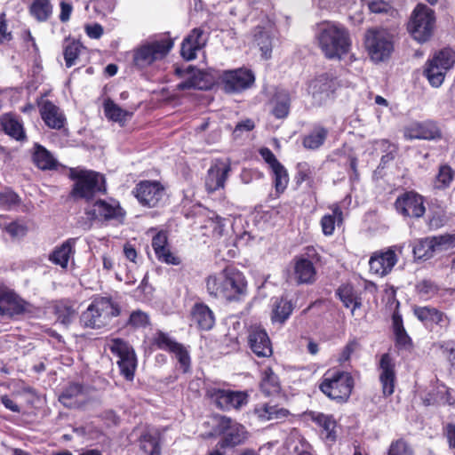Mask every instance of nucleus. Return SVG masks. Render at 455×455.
<instances>
[{"label": "nucleus", "mask_w": 455, "mask_h": 455, "mask_svg": "<svg viewBox=\"0 0 455 455\" xmlns=\"http://www.w3.org/2000/svg\"><path fill=\"white\" fill-rule=\"evenodd\" d=\"M387 455H414V450L407 440L401 437L390 443Z\"/></svg>", "instance_id": "55"}, {"label": "nucleus", "mask_w": 455, "mask_h": 455, "mask_svg": "<svg viewBox=\"0 0 455 455\" xmlns=\"http://www.w3.org/2000/svg\"><path fill=\"white\" fill-rule=\"evenodd\" d=\"M76 238H68L60 245L56 246L49 255V260L62 268H66L68 265L70 257L76 252Z\"/></svg>", "instance_id": "38"}, {"label": "nucleus", "mask_w": 455, "mask_h": 455, "mask_svg": "<svg viewBox=\"0 0 455 455\" xmlns=\"http://www.w3.org/2000/svg\"><path fill=\"white\" fill-rule=\"evenodd\" d=\"M203 228L210 229V233L206 234L207 235L212 238H220L222 236L224 231L223 219L219 215L210 217L205 220Z\"/></svg>", "instance_id": "57"}, {"label": "nucleus", "mask_w": 455, "mask_h": 455, "mask_svg": "<svg viewBox=\"0 0 455 455\" xmlns=\"http://www.w3.org/2000/svg\"><path fill=\"white\" fill-rule=\"evenodd\" d=\"M259 390L265 396L278 395L282 390L277 374L271 367L265 368L260 373Z\"/></svg>", "instance_id": "40"}, {"label": "nucleus", "mask_w": 455, "mask_h": 455, "mask_svg": "<svg viewBox=\"0 0 455 455\" xmlns=\"http://www.w3.org/2000/svg\"><path fill=\"white\" fill-rule=\"evenodd\" d=\"M171 353L175 355L182 371L184 373L188 372L191 365V358L188 349L181 343H178Z\"/></svg>", "instance_id": "58"}, {"label": "nucleus", "mask_w": 455, "mask_h": 455, "mask_svg": "<svg viewBox=\"0 0 455 455\" xmlns=\"http://www.w3.org/2000/svg\"><path fill=\"white\" fill-rule=\"evenodd\" d=\"M311 420L320 428L323 438L326 443H334L337 441V421L333 415L323 412L310 411Z\"/></svg>", "instance_id": "33"}, {"label": "nucleus", "mask_w": 455, "mask_h": 455, "mask_svg": "<svg viewBox=\"0 0 455 455\" xmlns=\"http://www.w3.org/2000/svg\"><path fill=\"white\" fill-rule=\"evenodd\" d=\"M103 108L105 116L108 119L114 122H121L126 120L128 112L121 108L111 99L105 100Z\"/></svg>", "instance_id": "54"}, {"label": "nucleus", "mask_w": 455, "mask_h": 455, "mask_svg": "<svg viewBox=\"0 0 455 455\" xmlns=\"http://www.w3.org/2000/svg\"><path fill=\"white\" fill-rule=\"evenodd\" d=\"M319 48L328 60H342L350 51L352 41L348 29L342 24L323 21L316 36Z\"/></svg>", "instance_id": "1"}, {"label": "nucleus", "mask_w": 455, "mask_h": 455, "mask_svg": "<svg viewBox=\"0 0 455 455\" xmlns=\"http://www.w3.org/2000/svg\"><path fill=\"white\" fill-rule=\"evenodd\" d=\"M2 130L16 140H24L26 139V133L22 124L13 116L5 115L1 120Z\"/></svg>", "instance_id": "46"}, {"label": "nucleus", "mask_w": 455, "mask_h": 455, "mask_svg": "<svg viewBox=\"0 0 455 455\" xmlns=\"http://www.w3.org/2000/svg\"><path fill=\"white\" fill-rule=\"evenodd\" d=\"M273 176V185L275 188V191L277 196L283 194L289 184V173L287 169L281 164L273 169H271Z\"/></svg>", "instance_id": "50"}, {"label": "nucleus", "mask_w": 455, "mask_h": 455, "mask_svg": "<svg viewBox=\"0 0 455 455\" xmlns=\"http://www.w3.org/2000/svg\"><path fill=\"white\" fill-rule=\"evenodd\" d=\"M453 177L454 172L450 165H441L435 177V187L438 189L448 188L451 185Z\"/></svg>", "instance_id": "56"}, {"label": "nucleus", "mask_w": 455, "mask_h": 455, "mask_svg": "<svg viewBox=\"0 0 455 455\" xmlns=\"http://www.w3.org/2000/svg\"><path fill=\"white\" fill-rule=\"evenodd\" d=\"M140 450L147 455H161L162 433L156 427L146 425L138 438Z\"/></svg>", "instance_id": "25"}, {"label": "nucleus", "mask_w": 455, "mask_h": 455, "mask_svg": "<svg viewBox=\"0 0 455 455\" xmlns=\"http://www.w3.org/2000/svg\"><path fill=\"white\" fill-rule=\"evenodd\" d=\"M380 370L379 382L382 387L383 396H391L395 392L396 382L395 363L389 353H384L379 363Z\"/></svg>", "instance_id": "22"}, {"label": "nucleus", "mask_w": 455, "mask_h": 455, "mask_svg": "<svg viewBox=\"0 0 455 455\" xmlns=\"http://www.w3.org/2000/svg\"><path fill=\"white\" fill-rule=\"evenodd\" d=\"M190 320L201 331H210L215 324L212 310L204 302H196L191 308Z\"/></svg>", "instance_id": "35"}, {"label": "nucleus", "mask_w": 455, "mask_h": 455, "mask_svg": "<svg viewBox=\"0 0 455 455\" xmlns=\"http://www.w3.org/2000/svg\"><path fill=\"white\" fill-rule=\"evenodd\" d=\"M220 79L223 90L228 93H240L252 87L255 83L253 72L246 68L224 70Z\"/></svg>", "instance_id": "15"}, {"label": "nucleus", "mask_w": 455, "mask_h": 455, "mask_svg": "<svg viewBox=\"0 0 455 455\" xmlns=\"http://www.w3.org/2000/svg\"><path fill=\"white\" fill-rule=\"evenodd\" d=\"M20 204V198L19 195L13 190L7 188L3 192H0V206L5 210H10L13 206H17Z\"/></svg>", "instance_id": "62"}, {"label": "nucleus", "mask_w": 455, "mask_h": 455, "mask_svg": "<svg viewBox=\"0 0 455 455\" xmlns=\"http://www.w3.org/2000/svg\"><path fill=\"white\" fill-rule=\"evenodd\" d=\"M394 208L403 218L418 220L426 212L425 198L415 190H407L397 196Z\"/></svg>", "instance_id": "14"}, {"label": "nucleus", "mask_w": 455, "mask_h": 455, "mask_svg": "<svg viewBox=\"0 0 455 455\" xmlns=\"http://www.w3.org/2000/svg\"><path fill=\"white\" fill-rule=\"evenodd\" d=\"M53 313L59 322L68 324L74 317L76 310L69 301L59 300L53 306Z\"/></svg>", "instance_id": "51"}, {"label": "nucleus", "mask_w": 455, "mask_h": 455, "mask_svg": "<svg viewBox=\"0 0 455 455\" xmlns=\"http://www.w3.org/2000/svg\"><path fill=\"white\" fill-rule=\"evenodd\" d=\"M216 420L215 431L220 436L217 446L220 448L233 449L248 440L250 433L246 427L231 417L218 415Z\"/></svg>", "instance_id": "6"}, {"label": "nucleus", "mask_w": 455, "mask_h": 455, "mask_svg": "<svg viewBox=\"0 0 455 455\" xmlns=\"http://www.w3.org/2000/svg\"><path fill=\"white\" fill-rule=\"evenodd\" d=\"M363 44L368 56L374 63L389 60L395 50L393 36L383 28L367 29Z\"/></svg>", "instance_id": "5"}, {"label": "nucleus", "mask_w": 455, "mask_h": 455, "mask_svg": "<svg viewBox=\"0 0 455 455\" xmlns=\"http://www.w3.org/2000/svg\"><path fill=\"white\" fill-rule=\"evenodd\" d=\"M394 336L395 345L398 349L411 350L413 348V341L405 329L394 332Z\"/></svg>", "instance_id": "64"}, {"label": "nucleus", "mask_w": 455, "mask_h": 455, "mask_svg": "<svg viewBox=\"0 0 455 455\" xmlns=\"http://www.w3.org/2000/svg\"><path fill=\"white\" fill-rule=\"evenodd\" d=\"M433 347L437 349L445 359L449 371L455 374V340L437 341L433 344Z\"/></svg>", "instance_id": "48"}, {"label": "nucleus", "mask_w": 455, "mask_h": 455, "mask_svg": "<svg viewBox=\"0 0 455 455\" xmlns=\"http://www.w3.org/2000/svg\"><path fill=\"white\" fill-rule=\"evenodd\" d=\"M355 378L351 372L337 367L328 369L318 383L319 390L338 404L347 403L354 391Z\"/></svg>", "instance_id": "2"}, {"label": "nucleus", "mask_w": 455, "mask_h": 455, "mask_svg": "<svg viewBox=\"0 0 455 455\" xmlns=\"http://www.w3.org/2000/svg\"><path fill=\"white\" fill-rule=\"evenodd\" d=\"M294 182L297 187H300L304 182L309 191L315 194L316 184L315 181V168L307 162H299L296 166Z\"/></svg>", "instance_id": "41"}, {"label": "nucleus", "mask_w": 455, "mask_h": 455, "mask_svg": "<svg viewBox=\"0 0 455 455\" xmlns=\"http://www.w3.org/2000/svg\"><path fill=\"white\" fill-rule=\"evenodd\" d=\"M119 303L111 297L100 296L95 298L81 315L80 321L84 327L100 329L108 326L113 318L121 315Z\"/></svg>", "instance_id": "3"}, {"label": "nucleus", "mask_w": 455, "mask_h": 455, "mask_svg": "<svg viewBox=\"0 0 455 455\" xmlns=\"http://www.w3.org/2000/svg\"><path fill=\"white\" fill-rule=\"evenodd\" d=\"M151 245L158 261L173 266L181 263L180 258L172 251L166 231H158L152 237Z\"/></svg>", "instance_id": "23"}, {"label": "nucleus", "mask_w": 455, "mask_h": 455, "mask_svg": "<svg viewBox=\"0 0 455 455\" xmlns=\"http://www.w3.org/2000/svg\"><path fill=\"white\" fill-rule=\"evenodd\" d=\"M205 288L211 299L228 303L224 269L205 278Z\"/></svg>", "instance_id": "36"}, {"label": "nucleus", "mask_w": 455, "mask_h": 455, "mask_svg": "<svg viewBox=\"0 0 455 455\" xmlns=\"http://www.w3.org/2000/svg\"><path fill=\"white\" fill-rule=\"evenodd\" d=\"M367 7L370 12L375 14H388L394 12L392 3L387 0H370L367 2Z\"/></svg>", "instance_id": "61"}, {"label": "nucleus", "mask_w": 455, "mask_h": 455, "mask_svg": "<svg viewBox=\"0 0 455 455\" xmlns=\"http://www.w3.org/2000/svg\"><path fill=\"white\" fill-rule=\"evenodd\" d=\"M172 47L173 41L171 38L156 40L143 44L133 52V65L140 69L148 68L155 61L165 58Z\"/></svg>", "instance_id": "13"}, {"label": "nucleus", "mask_w": 455, "mask_h": 455, "mask_svg": "<svg viewBox=\"0 0 455 455\" xmlns=\"http://www.w3.org/2000/svg\"><path fill=\"white\" fill-rule=\"evenodd\" d=\"M255 42L259 47L265 59H269L272 52V40L270 36L264 31L255 35Z\"/></svg>", "instance_id": "63"}, {"label": "nucleus", "mask_w": 455, "mask_h": 455, "mask_svg": "<svg viewBox=\"0 0 455 455\" xmlns=\"http://www.w3.org/2000/svg\"><path fill=\"white\" fill-rule=\"evenodd\" d=\"M28 12L37 22H46L52 16L53 5L51 0H32L28 6Z\"/></svg>", "instance_id": "44"}, {"label": "nucleus", "mask_w": 455, "mask_h": 455, "mask_svg": "<svg viewBox=\"0 0 455 455\" xmlns=\"http://www.w3.org/2000/svg\"><path fill=\"white\" fill-rule=\"evenodd\" d=\"M179 76L188 75V77L177 84L179 90L198 89L206 91L212 88V81L208 73L197 69L194 66H188L186 69L176 68Z\"/></svg>", "instance_id": "18"}, {"label": "nucleus", "mask_w": 455, "mask_h": 455, "mask_svg": "<svg viewBox=\"0 0 455 455\" xmlns=\"http://www.w3.org/2000/svg\"><path fill=\"white\" fill-rule=\"evenodd\" d=\"M149 325V315L148 313L142 311L141 309L133 310L124 323V327H128L132 330L145 329Z\"/></svg>", "instance_id": "53"}, {"label": "nucleus", "mask_w": 455, "mask_h": 455, "mask_svg": "<svg viewBox=\"0 0 455 455\" xmlns=\"http://www.w3.org/2000/svg\"><path fill=\"white\" fill-rule=\"evenodd\" d=\"M205 397L222 411H240L248 404L250 400L247 390H232L217 387H207Z\"/></svg>", "instance_id": "8"}, {"label": "nucleus", "mask_w": 455, "mask_h": 455, "mask_svg": "<svg viewBox=\"0 0 455 455\" xmlns=\"http://www.w3.org/2000/svg\"><path fill=\"white\" fill-rule=\"evenodd\" d=\"M68 178L75 181L70 191V196L75 199L89 202L97 193L105 191V180L97 172L69 168Z\"/></svg>", "instance_id": "4"}, {"label": "nucleus", "mask_w": 455, "mask_h": 455, "mask_svg": "<svg viewBox=\"0 0 455 455\" xmlns=\"http://www.w3.org/2000/svg\"><path fill=\"white\" fill-rule=\"evenodd\" d=\"M230 171L231 167L228 163H225L221 159H216L208 169L204 178V187L207 193L212 194L223 189Z\"/></svg>", "instance_id": "19"}, {"label": "nucleus", "mask_w": 455, "mask_h": 455, "mask_svg": "<svg viewBox=\"0 0 455 455\" xmlns=\"http://www.w3.org/2000/svg\"><path fill=\"white\" fill-rule=\"evenodd\" d=\"M228 303L239 302L248 292V282L244 274L233 265L224 268Z\"/></svg>", "instance_id": "17"}, {"label": "nucleus", "mask_w": 455, "mask_h": 455, "mask_svg": "<svg viewBox=\"0 0 455 455\" xmlns=\"http://www.w3.org/2000/svg\"><path fill=\"white\" fill-rule=\"evenodd\" d=\"M132 195L146 208H157L164 204L166 188L159 180H143L135 184Z\"/></svg>", "instance_id": "11"}, {"label": "nucleus", "mask_w": 455, "mask_h": 455, "mask_svg": "<svg viewBox=\"0 0 455 455\" xmlns=\"http://www.w3.org/2000/svg\"><path fill=\"white\" fill-rule=\"evenodd\" d=\"M206 38L200 28H193L181 43L180 54L187 60L196 58V52L204 47Z\"/></svg>", "instance_id": "29"}, {"label": "nucleus", "mask_w": 455, "mask_h": 455, "mask_svg": "<svg viewBox=\"0 0 455 455\" xmlns=\"http://www.w3.org/2000/svg\"><path fill=\"white\" fill-rule=\"evenodd\" d=\"M454 63L455 52L451 48H443L426 62L423 75L431 86L438 88L443 84L447 71Z\"/></svg>", "instance_id": "9"}, {"label": "nucleus", "mask_w": 455, "mask_h": 455, "mask_svg": "<svg viewBox=\"0 0 455 455\" xmlns=\"http://www.w3.org/2000/svg\"><path fill=\"white\" fill-rule=\"evenodd\" d=\"M414 316L427 328L434 326L447 329L450 325L448 315L432 306H414L412 308Z\"/></svg>", "instance_id": "21"}, {"label": "nucleus", "mask_w": 455, "mask_h": 455, "mask_svg": "<svg viewBox=\"0 0 455 455\" xmlns=\"http://www.w3.org/2000/svg\"><path fill=\"white\" fill-rule=\"evenodd\" d=\"M336 90V77L323 73L315 77L308 84V92L313 98L322 100L328 98Z\"/></svg>", "instance_id": "30"}, {"label": "nucleus", "mask_w": 455, "mask_h": 455, "mask_svg": "<svg viewBox=\"0 0 455 455\" xmlns=\"http://www.w3.org/2000/svg\"><path fill=\"white\" fill-rule=\"evenodd\" d=\"M422 404L425 407L436 405H454L455 398L452 395V389L443 382H438L436 387L429 391L423 398Z\"/></svg>", "instance_id": "32"}, {"label": "nucleus", "mask_w": 455, "mask_h": 455, "mask_svg": "<svg viewBox=\"0 0 455 455\" xmlns=\"http://www.w3.org/2000/svg\"><path fill=\"white\" fill-rule=\"evenodd\" d=\"M108 348L112 355L118 357L116 362L120 374L128 381L134 379L137 369V355L132 346L122 338L110 339Z\"/></svg>", "instance_id": "10"}, {"label": "nucleus", "mask_w": 455, "mask_h": 455, "mask_svg": "<svg viewBox=\"0 0 455 455\" xmlns=\"http://www.w3.org/2000/svg\"><path fill=\"white\" fill-rule=\"evenodd\" d=\"M431 240L435 251H447L455 247V235L444 234L432 236Z\"/></svg>", "instance_id": "59"}, {"label": "nucleus", "mask_w": 455, "mask_h": 455, "mask_svg": "<svg viewBox=\"0 0 455 455\" xmlns=\"http://www.w3.org/2000/svg\"><path fill=\"white\" fill-rule=\"evenodd\" d=\"M32 161L40 170H57L59 163L52 154L43 145L35 143L33 146Z\"/></svg>", "instance_id": "39"}, {"label": "nucleus", "mask_w": 455, "mask_h": 455, "mask_svg": "<svg viewBox=\"0 0 455 455\" xmlns=\"http://www.w3.org/2000/svg\"><path fill=\"white\" fill-rule=\"evenodd\" d=\"M84 49L83 44L76 39L67 38L63 46V56L67 68H71L76 64V60Z\"/></svg>", "instance_id": "49"}, {"label": "nucleus", "mask_w": 455, "mask_h": 455, "mask_svg": "<svg viewBox=\"0 0 455 455\" xmlns=\"http://www.w3.org/2000/svg\"><path fill=\"white\" fill-rule=\"evenodd\" d=\"M435 22V12L425 4H419L411 17L407 29L419 43L429 40Z\"/></svg>", "instance_id": "12"}, {"label": "nucleus", "mask_w": 455, "mask_h": 455, "mask_svg": "<svg viewBox=\"0 0 455 455\" xmlns=\"http://www.w3.org/2000/svg\"><path fill=\"white\" fill-rule=\"evenodd\" d=\"M92 387L84 383L71 381L62 390L59 401L69 409L79 408L82 405V398L89 395Z\"/></svg>", "instance_id": "24"}, {"label": "nucleus", "mask_w": 455, "mask_h": 455, "mask_svg": "<svg viewBox=\"0 0 455 455\" xmlns=\"http://www.w3.org/2000/svg\"><path fill=\"white\" fill-rule=\"evenodd\" d=\"M40 116L51 129L60 130L65 126L66 117L52 101L46 100L39 106Z\"/></svg>", "instance_id": "34"}, {"label": "nucleus", "mask_w": 455, "mask_h": 455, "mask_svg": "<svg viewBox=\"0 0 455 455\" xmlns=\"http://www.w3.org/2000/svg\"><path fill=\"white\" fill-rule=\"evenodd\" d=\"M293 275L297 284H312L316 280V268L314 263L304 256H295Z\"/></svg>", "instance_id": "28"}, {"label": "nucleus", "mask_w": 455, "mask_h": 455, "mask_svg": "<svg viewBox=\"0 0 455 455\" xmlns=\"http://www.w3.org/2000/svg\"><path fill=\"white\" fill-rule=\"evenodd\" d=\"M37 307L24 299L14 290L0 287V315L10 320L32 317Z\"/></svg>", "instance_id": "7"}, {"label": "nucleus", "mask_w": 455, "mask_h": 455, "mask_svg": "<svg viewBox=\"0 0 455 455\" xmlns=\"http://www.w3.org/2000/svg\"><path fill=\"white\" fill-rule=\"evenodd\" d=\"M272 115L277 119L288 116L291 108V95L286 91H280L275 93L273 100Z\"/></svg>", "instance_id": "45"}, {"label": "nucleus", "mask_w": 455, "mask_h": 455, "mask_svg": "<svg viewBox=\"0 0 455 455\" xmlns=\"http://www.w3.org/2000/svg\"><path fill=\"white\" fill-rule=\"evenodd\" d=\"M293 305L291 300L286 298L281 297L277 299L274 305L271 313V320L273 323H283L291 316L293 311Z\"/></svg>", "instance_id": "47"}, {"label": "nucleus", "mask_w": 455, "mask_h": 455, "mask_svg": "<svg viewBox=\"0 0 455 455\" xmlns=\"http://www.w3.org/2000/svg\"><path fill=\"white\" fill-rule=\"evenodd\" d=\"M412 251L417 259L427 260L431 259L435 252L431 237H426L417 241L413 246Z\"/></svg>", "instance_id": "52"}, {"label": "nucleus", "mask_w": 455, "mask_h": 455, "mask_svg": "<svg viewBox=\"0 0 455 455\" xmlns=\"http://www.w3.org/2000/svg\"><path fill=\"white\" fill-rule=\"evenodd\" d=\"M247 342L251 351L259 358H267L273 355L270 338L260 326H251L249 329Z\"/></svg>", "instance_id": "20"}, {"label": "nucleus", "mask_w": 455, "mask_h": 455, "mask_svg": "<svg viewBox=\"0 0 455 455\" xmlns=\"http://www.w3.org/2000/svg\"><path fill=\"white\" fill-rule=\"evenodd\" d=\"M336 295L347 308L351 307L354 315L355 309L363 306L362 294L351 283H342L336 291Z\"/></svg>", "instance_id": "37"}, {"label": "nucleus", "mask_w": 455, "mask_h": 455, "mask_svg": "<svg viewBox=\"0 0 455 455\" xmlns=\"http://www.w3.org/2000/svg\"><path fill=\"white\" fill-rule=\"evenodd\" d=\"M397 260V256L392 249L375 251L369 260L370 270L377 275L385 276L392 271Z\"/></svg>", "instance_id": "26"}, {"label": "nucleus", "mask_w": 455, "mask_h": 455, "mask_svg": "<svg viewBox=\"0 0 455 455\" xmlns=\"http://www.w3.org/2000/svg\"><path fill=\"white\" fill-rule=\"evenodd\" d=\"M404 136L409 140H435L442 136L441 131L433 121L416 122L408 126Z\"/></svg>", "instance_id": "27"}, {"label": "nucleus", "mask_w": 455, "mask_h": 455, "mask_svg": "<svg viewBox=\"0 0 455 455\" xmlns=\"http://www.w3.org/2000/svg\"><path fill=\"white\" fill-rule=\"evenodd\" d=\"M179 342L171 339L168 334L158 331L153 339V344L161 350L171 353Z\"/></svg>", "instance_id": "60"}, {"label": "nucleus", "mask_w": 455, "mask_h": 455, "mask_svg": "<svg viewBox=\"0 0 455 455\" xmlns=\"http://www.w3.org/2000/svg\"><path fill=\"white\" fill-rule=\"evenodd\" d=\"M332 213L324 214L320 220L322 232L325 236H331L334 234L335 225L338 226L343 223V211L341 207L335 204L331 207Z\"/></svg>", "instance_id": "43"}, {"label": "nucleus", "mask_w": 455, "mask_h": 455, "mask_svg": "<svg viewBox=\"0 0 455 455\" xmlns=\"http://www.w3.org/2000/svg\"><path fill=\"white\" fill-rule=\"evenodd\" d=\"M86 215L92 220L101 221H117L123 223L126 215V212L121 206L120 202L110 198L108 201L98 199L92 204V209L86 211Z\"/></svg>", "instance_id": "16"}, {"label": "nucleus", "mask_w": 455, "mask_h": 455, "mask_svg": "<svg viewBox=\"0 0 455 455\" xmlns=\"http://www.w3.org/2000/svg\"><path fill=\"white\" fill-rule=\"evenodd\" d=\"M329 135V130L321 125L315 124L312 130L302 137V146L309 150H316L324 143Z\"/></svg>", "instance_id": "42"}, {"label": "nucleus", "mask_w": 455, "mask_h": 455, "mask_svg": "<svg viewBox=\"0 0 455 455\" xmlns=\"http://www.w3.org/2000/svg\"><path fill=\"white\" fill-rule=\"evenodd\" d=\"M253 414L260 421H284L291 415L290 411L279 404H274L272 402L257 403L252 411Z\"/></svg>", "instance_id": "31"}]
</instances>
